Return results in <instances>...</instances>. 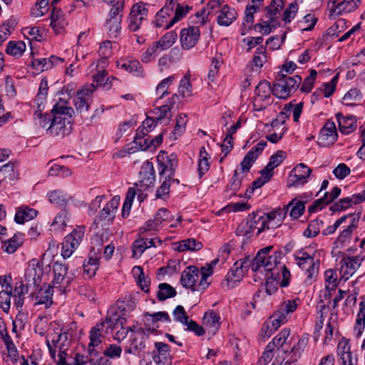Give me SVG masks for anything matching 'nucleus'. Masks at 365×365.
Returning <instances> with one entry per match:
<instances>
[{
  "label": "nucleus",
  "mask_w": 365,
  "mask_h": 365,
  "mask_svg": "<svg viewBox=\"0 0 365 365\" xmlns=\"http://www.w3.org/2000/svg\"><path fill=\"white\" fill-rule=\"evenodd\" d=\"M76 328L75 322L64 327L59 321L49 322L46 317H43L38 318L34 330L41 336L47 333L46 345L51 357L58 361V365H64Z\"/></svg>",
  "instance_id": "obj_1"
},
{
  "label": "nucleus",
  "mask_w": 365,
  "mask_h": 365,
  "mask_svg": "<svg viewBox=\"0 0 365 365\" xmlns=\"http://www.w3.org/2000/svg\"><path fill=\"white\" fill-rule=\"evenodd\" d=\"M272 249V246H268L260 250L254 258L251 269L255 277L268 280L270 274H277V266L280 262L281 255L278 252L270 254Z\"/></svg>",
  "instance_id": "obj_2"
},
{
  "label": "nucleus",
  "mask_w": 365,
  "mask_h": 365,
  "mask_svg": "<svg viewBox=\"0 0 365 365\" xmlns=\"http://www.w3.org/2000/svg\"><path fill=\"white\" fill-rule=\"evenodd\" d=\"M213 273V267L206 264L200 270L195 266L186 267L181 274L180 283L185 288L192 292H201L210 284L209 277Z\"/></svg>",
  "instance_id": "obj_3"
},
{
  "label": "nucleus",
  "mask_w": 365,
  "mask_h": 365,
  "mask_svg": "<svg viewBox=\"0 0 365 365\" xmlns=\"http://www.w3.org/2000/svg\"><path fill=\"white\" fill-rule=\"evenodd\" d=\"M284 6L283 0H272L271 4L264 9V14L260 22L254 26L255 31L263 35H269L272 31L280 26V12Z\"/></svg>",
  "instance_id": "obj_4"
},
{
  "label": "nucleus",
  "mask_w": 365,
  "mask_h": 365,
  "mask_svg": "<svg viewBox=\"0 0 365 365\" xmlns=\"http://www.w3.org/2000/svg\"><path fill=\"white\" fill-rule=\"evenodd\" d=\"M53 118L50 125L46 128V133L50 135L64 136L70 133L71 125L68 119L62 115L71 118L74 113L71 107L56 103L53 108Z\"/></svg>",
  "instance_id": "obj_5"
},
{
  "label": "nucleus",
  "mask_w": 365,
  "mask_h": 365,
  "mask_svg": "<svg viewBox=\"0 0 365 365\" xmlns=\"http://www.w3.org/2000/svg\"><path fill=\"white\" fill-rule=\"evenodd\" d=\"M294 258L297 265L304 272L305 282L311 284L316 281L320 267L319 259L304 251L297 252Z\"/></svg>",
  "instance_id": "obj_6"
},
{
  "label": "nucleus",
  "mask_w": 365,
  "mask_h": 365,
  "mask_svg": "<svg viewBox=\"0 0 365 365\" xmlns=\"http://www.w3.org/2000/svg\"><path fill=\"white\" fill-rule=\"evenodd\" d=\"M302 82V78L295 75L288 76L282 74L275 81L272 87V93L279 98H287L294 92Z\"/></svg>",
  "instance_id": "obj_7"
},
{
  "label": "nucleus",
  "mask_w": 365,
  "mask_h": 365,
  "mask_svg": "<svg viewBox=\"0 0 365 365\" xmlns=\"http://www.w3.org/2000/svg\"><path fill=\"white\" fill-rule=\"evenodd\" d=\"M85 236V227L77 226L66 235L62 242L61 255L64 259L69 258L78 247Z\"/></svg>",
  "instance_id": "obj_8"
},
{
  "label": "nucleus",
  "mask_w": 365,
  "mask_h": 365,
  "mask_svg": "<svg viewBox=\"0 0 365 365\" xmlns=\"http://www.w3.org/2000/svg\"><path fill=\"white\" fill-rule=\"evenodd\" d=\"M264 222L260 221V215L252 213L243 220L237 227L236 234L238 236L250 237L253 235H259L262 232Z\"/></svg>",
  "instance_id": "obj_9"
},
{
  "label": "nucleus",
  "mask_w": 365,
  "mask_h": 365,
  "mask_svg": "<svg viewBox=\"0 0 365 365\" xmlns=\"http://www.w3.org/2000/svg\"><path fill=\"white\" fill-rule=\"evenodd\" d=\"M309 341L307 335H303L299 338L296 344H294L290 349L282 348L280 351L282 356L278 357L282 359L284 365H293L300 358L302 353L304 351Z\"/></svg>",
  "instance_id": "obj_10"
},
{
  "label": "nucleus",
  "mask_w": 365,
  "mask_h": 365,
  "mask_svg": "<svg viewBox=\"0 0 365 365\" xmlns=\"http://www.w3.org/2000/svg\"><path fill=\"white\" fill-rule=\"evenodd\" d=\"M120 200L119 196H114L101 210L99 215L94 220L97 226L103 228L113 222L120 204Z\"/></svg>",
  "instance_id": "obj_11"
},
{
  "label": "nucleus",
  "mask_w": 365,
  "mask_h": 365,
  "mask_svg": "<svg viewBox=\"0 0 365 365\" xmlns=\"http://www.w3.org/2000/svg\"><path fill=\"white\" fill-rule=\"evenodd\" d=\"M53 287H58L60 291L64 292L74 278L73 274L68 273V267L67 265L58 262L53 263Z\"/></svg>",
  "instance_id": "obj_12"
},
{
  "label": "nucleus",
  "mask_w": 365,
  "mask_h": 365,
  "mask_svg": "<svg viewBox=\"0 0 365 365\" xmlns=\"http://www.w3.org/2000/svg\"><path fill=\"white\" fill-rule=\"evenodd\" d=\"M297 300L299 299H297ZM297 306V299L287 300L280 304L279 308L269 318L276 331L287 322L288 314L295 311Z\"/></svg>",
  "instance_id": "obj_13"
},
{
  "label": "nucleus",
  "mask_w": 365,
  "mask_h": 365,
  "mask_svg": "<svg viewBox=\"0 0 365 365\" xmlns=\"http://www.w3.org/2000/svg\"><path fill=\"white\" fill-rule=\"evenodd\" d=\"M43 274V265L40 261L37 259L30 260L24 274L26 287H38L41 282Z\"/></svg>",
  "instance_id": "obj_14"
},
{
  "label": "nucleus",
  "mask_w": 365,
  "mask_h": 365,
  "mask_svg": "<svg viewBox=\"0 0 365 365\" xmlns=\"http://www.w3.org/2000/svg\"><path fill=\"white\" fill-rule=\"evenodd\" d=\"M157 160L160 175L161 177L174 178L175 170L178 166L176 155L173 153L168 155L166 152L160 151L157 157Z\"/></svg>",
  "instance_id": "obj_15"
},
{
  "label": "nucleus",
  "mask_w": 365,
  "mask_h": 365,
  "mask_svg": "<svg viewBox=\"0 0 365 365\" xmlns=\"http://www.w3.org/2000/svg\"><path fill=\"white\" fill-rule=\"evenodd\" d=\"M363 258L359 256H344L340 261V280L346 282L351 278L360 267Z\"/></svg>",
  "instance_id": "obj_16"
},
{
  "label": "nucleus",
  "mask_w": 365,
  "mask_h": 365,
  "mask_svg": "<svg viewBox=\"0 0 365 365\" xmlns=\"http://www.w3.org/2000/svg\"><path fill=\"white\" fill-rule=\"evenodd\" d=\"M312 173V169L304 163H299L296 165L289 175L287 187H298L304 185L308 182Z\"/></svg>",
  "instance_id": "obj_17"
},
{
  "label": "nucleus",
  "mask_w": 365,
  "mask_h": 365,
  "mask_svg": "<svg viewBox=\"0 0 365 365\" xmlns=\"http://www.w3.org/2000/svg\"><path fill=\"white\" fill-rule=\"evenodd\" d=\"M173 216L169 210L165 208H160L155 213L153 220H148L145 225L141 227V232L158 231L162 228L165 223L171 222Z\"/></svg>",
  "instance_id": "obj_18"
},
{
  "label": "nucleus",
  "mask_w": 365,
  "mask_h": 365,
  "mask_svg": "<svg viewBox=\"0 0 365 365\" xmlns=\"http://www.w3.org/2000/svg\"><path fill=\"white\" fill-rule=\"evenodd\" d=\"M95 89L96 86L91 84L77 91L73 99V104L77 112L82 113L88 111L92 101V93Z\"/></svg>",
  "instance_id": "obj_19"
},
{
  "label": "nucleus",
  "mask_w": 365,
  "mask_h": 365,
  "mask_svg": "<svg viewBox=\"0 0 365 365\" xmlns=\"http://www.w3.org/2000/svg\"><path fill=\"white\" fill-rule=\"evenodd\" d=\"M200 37V30L198 26H190L180 31V42L182 48L185 50L192 48L198 42Z\"/></svg>",
  "instance_id": "obj_20"
},
{
  "label": "nucleus",
  "mask_w": 365,
  "mask_h": 365,
  "mask_svg": "<svg viewBox=\"0 0 365 365\" xmlns=\"http://www.w3.org/2000/svg\"><path fill=\"white\" fill-rule=\"evenodd\" d=\"M271 93H272V88L269 82L264 81L257 85L255 89L256 96L254 99V106L257 110H262L269 104Z\"/></svg>",
  "instance_id": "obj_21"
},
{
  "label": "nucleus",
  "mask_w": 365,
  "mask_h": 365,
  "mask_svg": "<svg viewBox=\"0 0 365 365\" xmlns=\"http://www.w3.org/2000/svg\"><path fill=\"white\" fill-rule=\"evenodd\" d=\"M155 182V170L151 162L145 161L141 166L139 173V180L135 183L143 190L153 186Z\"/></svg>",
  "instance_id": "obj_22"
},
{
  "label": "nucleus",
  "mask_w": 365,
  "mask_h": 365,
  "mask_svg": "<svg viewBox=\"0 0 365 365\" xmlns=\"http://www.w3.org/2000/svg\"><path fill=\"white\" fill-rule=\"evenodd\" d=\"M148 11L143 3L134 4L130 10L128 18V29L130 31H136L140 29L142 21L147 16Z\"/></svg>",
  "instance_id": "obj_23"
},
{
  "label": "nucleus",
  "mask_w": 365,
  "mask_h": 365,
  "mask_svg": "<svg viewBox=\"0 0 365 365\" xmlns=\"http://www.w3.org/2000/svg\"><path fill=\"white\" fill-rule=\"evenodd\" d=\"M337 355L339 365H356L357 359L354 357L351 351L349 341L342 338L337 346Z\"/></svg>",
  "instance_id": "obj_24"
},
{
  "label": "nucleus",
  "mask_w": 365,
  "mask_h": 365,
  "mask_svg": "<svg viewBox=\"0 0 365 365\" xmlns=\"http://www.w3.org/2000/svg\"><path fill=\"white\" fill-rule=\"evenodd\" d=\"M336 125L334 121H328L322 128L318 140L321 146L327 147L334 143L337 139Z\"/></svg>",
  "instance_id": "obj_25"
},
{
  "label": "nucleus",
  "mask_w": 365,
  "mask_h": 365,
  "mask_svg": "<svg viewBox=\"0 0 365 365\" xmlns=\"http://www.w3.org/2000/svg\"><path fill=\"white\" fill-rule=\"evenodd\" d=\"M286 212L283 210L277 209L270 212L267 215H260V221H263L262 232L267 229H275L281 225L285 217Z\"/></svg>",
  "instance_id": "obj_26"
},
{
  "label": "nucleus",
  "mask_w": 365,
  "mask_h": 365,
  "mask_svg": "<svg viewBox=\"0 0 365 365\" xmlns=\"http://www.w3.org/2000/svg\"><path fill=\"white\" fill-rule=\"evenodd\" d=\"M135 330L129 328L133 334L130 336V344L128 350L129 353L137 354L138 351L145 348V340L147 337L145 331L143 328H136Z\"/></svg>",
  "instance_id": "obj_27"
},
{
  "label": "nucleus",
  "mask_w": 365,
  "mask_h": 365,
  "mask_svg": "<svg viewBox=\"0 0 365 365\" xmlns=\"http://www.w3.org/2000/svg\"><path fill=\"white\" fill-rule=\"evenodd\" d=\"M202 325L205 331L215 335L220 327V317L212 310L206 312L202 318Z\"/></svg>",
  "instance_id": "obj_28"
},
{
  "label": "nucleus",
  "mask_w": 365,
  "mask_h": 365,
  "mask_svg": "<svg viewBox=\"0 0 365 365\" xmlns=\"http://www.w3.org/2000/svg\"><path fill=\"white\" fill-rule=\"evenodd\" d=\"M348 219L350 220L349 224L346 228L342 230L339 236L335 241L336 247H342L346 242H349L351 238V235L354 229L358 226L359 217L354 215H347Z\"/></svg>",
  "instance_id": "obj_29"
},
{
  "label": "nucleus",
  "mask_w": 365,
  "mask_h": 365,
  "mask_svg": "<svg viewBox=\"0 0 365 365\" xmlns=\"http://www.w3.org/2000/svg\"><path fill=\"white\" fill-rule=\"evenodd\" d=\"M361 0H344L329 8L332 15L341 16L355 11L359 6Z\"/></svg>",
  "instance_id": "obj_30"
},
{
  "label": "nucleus",
  "mask_w": 365,
  "mask_h": 365,
  "mask_svg": "<svg viewBox=\"0 0 365 365\" xmlns=\"http://www.w3.org/2000/svg\"><path fill=\"white\" fill-rule=\"evenodd\" d=\"M53 288L47 284H44L36 292L34 299L35 305H43L45 308H48L53 304Z\"/></svg>",
  "instance_id": "obj_31"
},
{
  "label": "nucleus",
  "mask_w": 365,
  "mask_h": 365,
  "mask_svg": "<svg viewBox=\"0 0 365 365\" xmlns=\"http://www.w3.org/2000/svg\"><path fill=\"white\" fill-rule=\"evenodd\" d=\"M104 327V322H100L92 327L90 331V343L88 344V352L91 354H97V351L94 349V347L98 346L101 344L102 332L103 331Z\"/></svg>",
  "instance_id": "obj_32"
},
{
  "label": "nucleus",
  "mask_w": 365,
  "mask_h": 365,
  "mask_svg": "<svg viewBox=\"0 0 365 365\" xmlns=\"http://www.w3.org/2000/svg\"><path fill=\"white\" fill-rule=\"evenodd\" d=\"M24 235L22 233H16L9 240L2 241L1 249L3 252L11 255L14 254L24 242Z\"/></svg>",
  "instance_id": "obj_33"
},
{
  "label": "nucleus",
  "mask_w": 365,
  "mask_h": 365,
  "mask_svg": "<svg viewBox=\"0 0 365 365\" xmlns=\"http://www.w3.org/2000/svg\"><path fill=\"white\" fill-rule=\"evenodd\" d=\"M237 19L235 9L224 5L217 16V22L220 26H228Z\"/></svg>",
  "instance_id": "obj_34"
},
{
  "label": "nucleus",
  "mask_w": 365,
  "mask_h": 365,
  "mask_svg": "<svg viewBox=\"0 0 365 365\" xmlns=\"http://www.w3.org/2000/svg\"><path fill=\"white\" fill-rule=\"evenodd\" d=\"M359 307L353 329V334L356 339L361 337L365 329V301L361 302Z\"/></svg>",
  "instance_id": "obj_35"
},
{
  "label": "nucleus",
  "mask_w": 365,
  "mask_h": 365,
  "mask_svg": "<svg viewBox=\"0 0 365 365\" xmlns=\"http://www.w3.org/2000/svg\"><path fill=\"white\" fill-rule=\"evenodd\" d=\"M339 131L343 134H349L356 127L355 118L351 115L344 116L341 113L336 114Z\"/></svg>",
  "instance_id": "obj_36"
},
{
  "label": "nucleus",
  "mask_w": 365,
  "mask_h": 365,
  "mask_svg": "<svg viewBox=\"0 0 365 365\" xmlns=\"http://www.w3.org/2000/svg\"><path fill=\"white\" fill-rule=\"evenodd\" d=\"M103 322L105 325H107V329L114 330L123 328L124 324L126 322V318L118 315L114 309H108L105 322Z\"/></svg>",
  "instance_id": "obj_37"
},
{
  "label": "nucleus",
  "mask_w": 365,
  "mask_h": 365,
  "mask_svg": "<svg viewBox=\"0 0 365 365\" xmlns=\"http://www.w3.org/2000/svg\"><path fill=\"white\" fill-rule=\"evenodd\" d=\"M341 192V189L338 187H334L330 192H325L324 196L316 200L310 207V210H321L324 205L333 202Z\"/></svg>",
  "instance_id": "obj_38"
},
{
  "label": "nucleus",
  "mask_w": 365,
  "mask_h": 365,
  "mask_svg": "<svg viewBox=\"0 0 365 365\" xmlns=\"http://www.w3.org/2000/svg\"><path fill=\"white\" fill-rule=\"evenodd\" d=\"M155 346L158 351L155 361L160 365H171L169 346L163 342H156Z\"/></svg>",
  "instance_id": "obj_39"
},
{
  "label": "nucleus",
  "mask_w": 365,
  "mask_h": 365,
  "mask_svg": "<svg viewBox=\"0 0 365 365\" xmlns=\"http://www.w3.org/2000/svg\"><path fill=\"white\" fill-rule=\"evenodd\" d=\"M38 211L27 206H22L16 210L14 220L18 224H24L25 222L33 220L36 217Z\"/></svg>",
  "instance_id": "obj_40"
},
{
  "label": "nucleus",
  "mask_w": 365,
  "mask_h": 365,
  "mask_svg": "<svg viewBox=\"0 0 365 365\" xmlns=\"http://www.w3.org/2000/svg\"><path fill=\"white\" fill-rule=\"evenodd\" d=\"M324 282L326 292H328V293H325V297L329 299L331 297L330 292L334 291L339 284L336 271L331 269L326 270L324 272Z\"/></svg>",
  "instance_id": "obj_41"
},
{
  "label": "nucleus",
  "mask_w": 365,
  "mask_h": 365,
  "mask_svg": "<svg viewBox=\"0 0 365 365\" xmlns=\"http://www.w3.org/2000/svg\"><path fill=\"white\" fill-rule=\"evenodd\" d=\"M178 95L173 94L168 100L166 104L160 106L154 109L153 113L156 115V120H160L166 117L168 113L174 108V106L178 102Z\"/></svg>",
  "instance_id": "obj_42"
},
{
  "label": "nucleus",
  "mask_w": 365,
  "mask_h": 365,
  "mask_svg": "<svg viewBox=\"0 0 365 365\" xmlns=\"http://www.w3.org/2000/svg\"><path fill=\"white\" fill-rule=\"evenodd\" d=\"M267 61V53L265 47L260 46L258 47L254 54L252 60V70L259 71L262 66Z\"/></svg>",
  "instance_id": "obj_43"
},
{
  "label": "nucleus",
  "mask_w": 365,
  "mask_h": 365,
  "mask_svg": "<svg viewBox=\"0 0 365 365\" xmlns=\"http://www.w3.org/2000/svg\"><path fill=\"white\" fill-rule=\"evenodd\" d=\"M63 13L60 9H53L51 14V26L56 34H59L66 25Z\"/></svg>",
  "instance_id": "obj_44"
},
{
  "label": "nucleus",
  "mask_w": 365,
  "mask_h": 365,
  "mask_svg": "<svg viewBox=\"0 0 365 365\" xmlns=\"http://www.w3.org/2000/svg\"><path fill=\"white\" fill-rule=\"evenodd\" d=\"M284 154V153L282 150H278L270 157L268 164L263 169L264 172L267 173L265 176L267 180L271 179L273 175L272 170L274 168L278 167L283 162Z\"/></svg>",
  "instance_id": "obj_45"
},
{
  "label": "nucleus",
  "mask_w": 365,
  "mask_h": 365,
  "mask_svg": "<svg viewBox=\"0 0 365 365\" xmlns=\"http://www.w3.org/2000/svg\"><path fill=\"white\" fill-rule=\"evenodd\" d=\"M248 262L249 261L245 259L237 261L228 273V280L239 282L244 274V269L247 268L250 265Z\"/></svg>",
  "instance_id": "obj_46"
},
{
  "label": "nucleus",
  "mask_w": 365,
  "mask_h": 365,
  "mask_svg": "<svg viewBox=\"0 0 365 365\" xmlns=\"http://www.w3.org/2000/svg\"><path fill=\"white\" fill-rule=\"evenodd\" d=\"M277 274H270L269 279H273L274 282H277L282 279L280 285L282 287H287L289 284V279L291 277L290 272L281 262L277 266Z\"/></svg>",
  "instance_id": "obj_47"
},
{
  "label": "nucleus",
  "mask_w": 365,
  "mask_h": 365,
  "mask_svg": "<svg viewBox=\"0 0 365 365\" xmlns=\"http://www.w3.org/2000/svg\"><path fill=\"white\" fill-rule=\"evenodd\" d=\"M101 69L93 75V81L96 83L97 86H101L105 90H109L114 81H117L115 77L108 78L106 79V71L103 69L104 65L102 64Z\"/></svg>",
  "instance_id": "obj_48"
},
{
  "label": "nucleus",
  "mask_w": 365,
  "mask_h": 365,
  "mask_svg": "<svg viewBox=\"0 0 365 365\" xmlns=\"http://www.w3.org/2000/svg\"><path fill=\"white\" fill-rule=\"evenodd\" d=\"M132 273L140 289L144 292H148L150 279L145 276L143 268L140 266H135L132 269Z\"/></svg>",
  "instance_id": "obj_49"
},
{
  "label": "nucleus",
  "mask_w": 365,
  "mask_h": 365,
  "mask_svg": "<svg viewBox=\"0 0 365 365\" xmlns=\"http://www.w3.org/2000/svg\"><path fill=\"white\" fill-rule=\"evenodd\" d=\"M161 51H163L157 43L155 41L153 42L145 51L143 53L141 56L142 62L148 63L155 61Z\"/></svg>",
  "instance_id": "obj_50"
},
{
  "label": "nucleus",
  "mask_w": 365,
  "mask_h": 365,
  "mask_svg": "<svg viewBox=\"0 0 365 365\" xmlns=\"http://www.w3.org/2000/svg\"><path fill=\"white\" fill-rule=\"evenodd\" d=\"M117 66L129 73L139 76L142 73V67L137 60H128L127 61H118Z\"/></svg>",
  "instance_id": "obj_51"
},
{
  "label": "nucleus",
  "mask_w": 365,
  "mask_h": 365,
  "mask_svg": "<svg viewBox=\"0 0 365 365\" xmlns=\"http://www.w3.org/2000/svg\"><path fill=\"white\" fill-rule=\"evenodd\" d=\"M49 201L57 206H64L68 202L70 197L61 190H56L48 194Z\"/></svg>",
  "instance_id": "obj_52"
},
{
  "label": "nucleus",
  "mask_w": 365,
  "mask_h": 365,
  "mask_svg": "<svg viewBox=\"0 0 365 365\" xmlns=\"http://www.w3.org/2000/svg\"><path fill=\"white\" fill-rule=\"evenodd\" d=\"M362 99V94L357 88H351L344 96L342 103L345 106H353Z\"/></svg>",
  "instance_id": "obj_53"
},
{
  "label": "nucleus",
  "mask_w": 365,
  "mask_h": 365,
  "mask_svg": "<svg viewBox=\"0 0 365 365\" xmlns=\"http://www.w3.org/2000/svg\"><path fill=\"white\" fill-rule=\"evenodd\" d=\"M178 34L174 31H170L164 34L158 41H155L162 51L170 48L176 41Z\"/></svg>",
  "instance_id": "obj_54"
},
{
  "label": "nucleus",
  "mask_w": 365,
  "mask_h": 365,
  "mask_svg": "<svg viewBox=\"0 0 365 365\" xmlns=\"http://www.w3.org/2000/svg\"><path fill=\"white\" fill-rule=\"evenodd\" d=\"M26 50V44L22 41H9L6 48V53L10 56H21Z\"/></svg>",
  "instance_id": "obj_55"
},
{
  "label": "nucleus",
  "mask_w": 365,
  "mask_h": 365,
  "mask_svg": "<svg viewBox=\"0 0 365 365\" xmlns=\"http://www.w3.org/2000/svg\"><path fill=\"white\" fill-rule=\"evenodd\" d=\"M11 292L12 287L9 284H6V289L0 292V307L6 313H9L10 309Z\"/></svg>",
  "instance_id": "obj_56"
},
{
  "label": "nucleus",
  "mask_w": 365,
  "mask_h": 365,
  "mask_svg": "<svg viewBox=\"0 0 365 365\" xmlns=\"http://www.w3.org/2000/svg\"><path fill=\"white\" fill-rule=\"evenodd\" d=\"M187 122V117L184 113H180L176 118V125L173 130L171 135L174 140H176L180 136L185 130L186 124Z\"/></svg>",
  "instance_id": "obj_57"
},
{
  "label": "nucleus",
  "mask_w": 365,
  "mask_h": 365,
  "mask_svg": "<svg viewBox=\"0 0 365 365\" xmlns=\"http://www.w3.org/2000/svg\"><path fill=\"white\" fill-rule=\"evenodd\" d=\"M53 115L46 113H42V110L38 107V110L34 113L35 123L39 127L46 130L52 121Z\"/></svg>",
  "instance_id": "obj_58"
},
{
  "label": "nucleus",
  "mask_w": 365,
  "mask_h": 365,
  "mask_svg": "<svg viewBox=\"0 0 365 365\" xmlns=\"http://www.w3.org/2000/svg\"><path fill=\"white\" fill-rule=\"evenodd\" d=\"M174 79V76H170L160 81V83L158 85L156 88V93L158 96V98L155 101L156 103H159V101L163 98L165 96L168 94V89L169 86L173 83Z\"/></svg>",
  "instance_id": "obj_59"
},
{
  "label": "nucleus",
  "mask_w": 365,
  "mask_h": 365,
  "mask_svg": "<svg viewBox=\"0 0 365 365\" xmlns=\"http://www.w3.org/2000/svg\"><path fill=\"white\" fill-rule=\"evenodd\" d=\"M289 207H292L290 216L294 219H297L302 215L305 210L304 202L301 201H295V200H292L286 207H284L283 210L287 212Z\"/></svg>",
  "instance_id": "obj_60"
},
{
  "label": "nucleus",
  "mask_w": 365,
  "mask_h": 365,
  "mask_svg": "<svg viewBox=\"0 0 365 365\" xmlns=\"http://www.w3.org/2000/svg\"><path fill=\"white\" fill-rule=\"evenodd\" d=\"M160 179L163 180V182L162 185L158 188L155 194L156 197L158 198H162L169 194L170 187L172 182H175L177 184H179V180L178 179H175L173 177L166 178L160 176Z\"/></svg>",
  "instance_id": "obj_61"
},
{
  "label": "nucleus",
  "mask_w": 365,
  "mask_h": 365,
  "mask_svg": "<svg viewBox=\"0 0 365 365\" xmlns=\"http://www.w3.org/2000/svg\"><path fill=\"white\" fill-rule=\"evenodd\" d=\"M202 247V245L200 242L190 238L179 242L177 250L179 252H184L185 250L195 251L200 250Z\"/></svg>",
  "instance_id": "obj_62"
},
{
  "label": "nucleus",
  "mask_w": 365,
  "mask_h": 365,
  "mask_svg": "<svg viewBox=\"0 0 365 365\" xmlns=\"http://www.w3.org/2000/svg\"><path fill=\"white\" fill-rule=\"evenodd\" d=\"M96 356V354H91L89 352L88 354L76 353L73 362L71 364L66 362L64 365H93L96 360L93 356Z\"/></svg>",
  "instance_id": "obj_63"
},
{
  "label": "nucleus",
  "mask_w": 365,
  "mask_h": 365,
  "mask_svg": "<svg viewBox=\"0 0 365 365\" xmlns=\"http://www.w3.org/2000/svg\"><path fill=\"white\" fill-rule=\"evenodd\" d=\"M121 21L120 18L107 19L106 27L110 36L117 37L119 35L121 30Z\"/></svg>",
  "instance_id": "obj_64"
}]
</instances>
